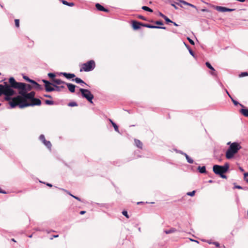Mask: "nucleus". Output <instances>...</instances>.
I'll list each match as a JSON object with an SVG mask.
<instances>
[{"instance_id": "33", "label": "nucleus", "mask_w": 248, "mask_h": 248, "mask_svg": "<svg viewBox=\"0 0 248 248\" xmlns=\"http://www.w3.org/2000/svg\"><path fill=\"white\" fill-rule=\"evenodd\" d=\"M15 25L17 28L19 27V19H15Z\"/></svg>"}, {"instance_id": "32", "label": "nucleus", "mask_w": 248, "mask_h": 248, "mask_svg": "<svg viewBox=\"0 0 248 248\" xmlns=\"http://www.w3.org/2000/svg\"><path fill=\"white\" fill-rule=\"evenodd\" d=\"M195 194V190H193L191 192H188L186 193V194L188 196H194Z\"/></svg>"}, {"instance_id": "11", "label": "nucleus", "mask_w": 248, "mask_h": 248, "mask_svg": "<svg viewBox=\"0 0 248 248\" xmlns=\"http://www.w3.org/2000/svg\"><path fill=\"white\" fill-rule=\"evenodd\" d=\"M68 87L69 91L71 93H74L75 91L76 86L71 83H65V84Z\"/></svg>"}, {"instance_id": "64", "label": "nucleus", "mask_w": 248, "mask_h": 248, "mask_svg": "<svg viewBox=\"0 0 248 248\" xmlns=\"http://www.w3.org/2000/svg\"><path fill=\"white\" fill-rule=\"evenodd\" d=\"M60 87V89L61 88H64V86H61Z\"/></svg>"}, {"instance_id": "24", "label": "nucleus", "mask_w": 248, "mask_h": 248, "mask_svg": "<svg viewBox=\"0 0 248 248\" xmlns=\"http://www.w3.org/2000/svg\"><path fill=\"white\" fill-rule=\"evenodd\" d=\"M206 66L212 70L213 72L215 71L214 67L211 65V64L209 62H206L205 63Z\"/></svg>"}, {"instance_id": "16", "label": "nucleus", "mask_w": 248, "mask_h": 248, "mask_svg": "<svg viewBox=\"0 0 248 248\" xmlns=\"http://www.w3.org/2000/svg\"><path fill=\"white\" fill-rule=\"evenodd\" d=\"M52 81L55 83H56V84H58V85H61V84H65V82L62 81L60 79H53Z\"/></svg>"}, {"instance_id": "47", "label": "nucleus", "mask_w": 248, "mask_h": 248, "mask_svg": "<svg viewBox=\"0 0 248 248\" xmlns=\"http://www.w3.org/2000/svg\"><path fill=\"white\" fill-rule=\"evenodd\" d=\"M30 82L32 83L34 85H35L37 83L36 81H35L34 80H32V79L31 80V81H30Z\"/></svg>"}, {"instance_id": "44", "label": "nucleus", "mask_w": 248, "mask_h": 248, "mask_svg": "<svg viewBox=\"0 0 248 248\" xmlns=\"http://www.w3.org/2000/svg\"><path fill=\"white\" fill-rule=\"evenodd\" d=\"M54 86H55V88H56V89H55V90H56L57 91H60L61 90L60 87H58L57 86H55L54 85Z\"/></svg>"}, {"instance_id": "14", "label": "nucleus", "mask_w": 248, "mask_h": 248, "mask_svg": "<svg viewBox=\"0 0 248 248\" xmlns=\"http://www.w3.org/2000/svg\"><path fill=\"white\" fill-rule=\"evenodd\" d=\"M95 7H96V9L99 11H105V12L108 11V10L107 9H105L103 6H102L99 3H96L95 5Z\"/></svg>"}, {"instance_id": "9", "label": "nucleus", "mask_w": 248, "mask_h": 248, "mask_svg": "<svg viewBox=\"0 0 248 248\" xmlns=\"http://www.w3.org/2000/svg\"><path fill=\"white\" fill-rule=\"evenodd\" d=\"M215 8L217 11L221 12H232L234 10V9H230L225 7L218 6H216Z\"/></svg>"}, {"instance_id": "29", "label": "nucleus", "mask_w": 248, "mask_h": 248, "mask_svg": "<svg viewBox=\"0 0 248 248\" xmlns=\"http://www.w3.org/2000/svg\"><path fill=\"white\" fill-rule=\"evenodd\" d=\"M45 103H46V104L49 105H53L54 104V102H53V101L49 100H46L45 101Z\"/></svg>"}, {"instance_id": "10", "label": "nucleus", "mask_w": 248, "mask_h": 248, "mask_svg": "<svg viewBox=\"0 0 248 248\" xmlns=\"http://www.w3.org/2000/svg\"><path fill=\"white\" fill-rule=\"evenodd\" d=\"M142 26L148 28H151V29H166V27H159V26H156L154 25H151L149 24H143L142 25Z\"/></svg>"}, {"instance_id": "13", "label": "nucleus", "mask_w": 248, "mask_h": 248, "mask_svg": "<svg viewBox=\"0 0 248 248\" xmlns=\"http://www.w3.org/2000/svg\"><path fill=\"white\" fill-rule=\"evenodd\" d=\"M142 24H140L137 21H133L132 23V27L134 30H138L140 28V26H142Z\"/></svg>"}, {"instance_id": "4", "label": "nucleus", "mask_w": 248, "mask_h": 248, "mask_svg": "<svg viewBox=\"0 0 248 248\" xmlns=\"http://www.w3.org/2000/svg\"><path fill=\"white\" fill-rule=\"evenodd\" d=\"M11 97L12 96H10V97ZM22 98L23 97L21 95H17L13 98H11V99L8 100L10 101L9 104L11 108H14L17 105L19 106L21 103H25V102L23 101Z\"/></svg>"}, {"instance_id": "25", "label": "nucleus", "mask_w": 248, "mask_h": 248, "mask_svg": "<svg viewBox=\"0 0 248 248\" xmlns=\"http://www.w3.org/2000/svg\"><path fill=\"white\" fill-rule=\"evenodd\" d=\"M142 9H143L145 11H146L150 12H153V10L151 8H150L149 7H148L147 6H142Z\"/></svg>"}, {"instance_id": "20", "label": "nucleus", "mask_w": 248, "mask_h": 248, "mask_svg": "<svg viewBox=\"0 0 248 248\" xmlns=\"http://www.w3.org/2000/svg\"><path fill=\"white\" fill-rule=\"evenodd\" d=\"M177 231L176 229H175V228H172L168 230H165L164 231V232L166 233V234H170V233H173V232H175Z\"/></svg>"}, {"instance_id": "59", "label": "nucleus", "mask_w": 248, "mask_h": 248, "mask_svg": "<svg viewBox=\"0 0 248 248\" xmlns=\"http://www.w3.org/2000/svg\"><path fill=\"white\" fill-rule=\"evenodd\" d=\"M45 97L50 98L51 96L49 95H45Z\"/></svg>"}, {"instance_id": "19", "label": "nucleus", "mask_w": 248, "mask_h": 248, "mask_svg": "<svg viewBox=\"0 0 248 248\" xmlns=\"http://www.w3.org/2000/svg\"><path fill=\"white\" fill-rule=\"evenodd\" d=\"M240 112L244 116L248 117V109L242 108L240 110Z\"/></svg>"}, {"instance_id": "8", "label": "nucleus", "mask_w": 248, "mask_h": 248, "mask_svg": "<svg viewBox=\"0 0 248 248\" xmlns=\"http://www.w3.org/2000/svg\"><path fill=\"white\" fill-rule=\"evenodd\" d=\"M42 81L45 84V86L46 92H50L55 91V88L52 86H54L53 84L45 79H43Z\"/></svg>"}, {"instance_id": "39", "label": "nucleus", "mask_w": 248, "mask_h": 248, "mask_svg": "<svg viewBox=\"0 0 248 248\" xmlns=\"http://www.w3.org/2000/svg\"><path fill=\"white\" fill-rule=\"evenodd\" d=\"M231 99L232 102H233V103L234 104V105L236 106L239 104L238 102H237L236 101L234 100L232 97Z\"/></svg>"}, {"instance_id": "6", "label": "nucleus", "mask_w": 248, "mask_h": 248, "mask_svg": "<svg viewBox=\"0 0 248 248\" xmlns=\"http://www.w3.org/2000/svg\"><path fill=\"white\" fill-rule=\"evenodd\" d=\"M79 91L83 97L86 98L90 103H93V95L89 90L80 88Z\"/></svg>"}, {"instance_id": "35", "label": "nucleus", "mask_w": 248, "mask_h": 248, "mask_svg": "<svg viewBox=\"0 0 248 248\" xmlns=\"http://www.w3.org/2000/svg\"><path fill=\"white\" fill-rule=\"evenodd\" d=\"M122 214L126 218H129V216L128 215L127 212L126 211H123L122 212Z\"/></svg>"}, {"instance_id": "40", "label": "nucleus", "mask_w": 248, "mask_h": 248, "mask_svg": "<svg viewBox=\"0 0 248 248\" xmlns=\"http://www.w3.org/2000/svg\"><path fill=\"white\" fill-rule=\"evenodd\" d=\"M23 78L27 81L30 82L31 81V79H30L27 76H24Z\"/></svg>"}, {"instance_id": "2", "label": "nucleus", "mask_w": 248, "mask_h": 248, "mask_svg": "<svg viewBox=\"0 0 248 248\" xmlns=\"http://www.w3.org/2000/svg\"><path fill=\"white\" fill-rule=\"evenodd\" d=\"M227 144L229 145L225 153V157L227 159L230 160L234 158L235 155L242 148L240 143L237 142H228Z\"/></svg>"}, {"instance_id": "17", "label": "nucleus", "mask_w": 248, "mask_h": 248, "mask_svg": "<svg viewBox=\"0 0 248 248\" xmlns=\"http://www.w3.org/2000/svg\"><path fill=\"white\" fill-rule=\"evenodd\" d=\"M182 154L185 156L188 163L190 164H192L193 163V160L192 158H191L186 154L182 153Z\"/></svg>"}, {"instance_id": "43", "label": "nucleus", "mask_w": 248, "mask_h": 248, "mask_svg": "<svg viewBox=\"0 0 248 248\" xmlns=\"http://www.w3.org/2000/svg\"><path fill=\"white\" fill-rule=\"evenodd\" d=\"M224 173H222V174H220V176L222 178H224V179H226L227 178V176L223 174Z\"/></svg>"}, {"instance_id": "53", "label": "nucleus", "mask_w": 248, "mask_h": 248, "mask_svg": "<svg viewBox=\"0 0 248 248\" xmlns=\"http://www.w3.org/2000/svg\"><path fill=\"white\" fill-rule=\"evenodd\" d=\"M159 16H161L162 17H163V18H164V17L166 16H165L164 15H163V14H162L161 13H159Z\"/></svg>"}, {"instance_id": "34", "label": "nucleus", "mask_w": 248, "mask_h": 248, "mask_svg": "<svg viewBox=\"0 0 248 248\" xmlns=\"http://www.w3.org/2000/svg\"><path fill=\"white\" fill-rule=\"evenodd\" d=\"M164 19L168 23H172V21L166 16L164 17Z\"/></svg>"}, {"instance_id": "12", "label": "nucleus", "mask_w": 248, "mask_h": 248, "mask_svg": "<svg viewBox=\"0 0 248 248\" xmlns=\"http://www.w3.org/2000/svg\"><path fill=\"white\" fill-rule=\"evenodd\" d=\"M61 74L64 77H65L67 79H71L76 77L74 74L71 73H61Z\"/></svg>"}, {"instance_id": "1", "label": "nucleus", "mask_w": 248, "mask_h": 248, "mask_svg": "<svg viewBox=\"0 0 248 248\" xmlns=\"http://www.w3.org/2000/svg\"><path fill=\"white\" fill-rule=\"evenodd\" d=\"M9 84L4 82V85L0 84V96L3 94L5 95V99L9 100L11 99L10 96L16 94V92L13 89H17L18 93L25 99H31L34 97L35 93L30 91L32 87L30 84L25 83L17 82L13 77L9 79Z\"/></svg>"}, {"instance_id": "23", "label": "nucleus", "mask_w": 248, "mask_h": 248, "mask_svg": "<svg viewBox=\"0 0 248 248\" xmlns=\"http://www.w3.org/2000/svg\"><path fill=\"white\" fill-rule=\"evenodd\" d=\"M48 149H50L51 147V144L49 141L46 140L43 142Z\"/></svg>"}, {"instance_id": "15", "label": "nucleus", "mask_w": 248, "mask_h": 248, "mask_svg": "<svg viewBox=\"0 0 248 248\" xmlns=\"http://www.w3.org/2000/svg\"><path fill=\"white\" fill-rule=\"evenodd\" d=\"M134 141H135V145L140 148V149H141L142 147V142L139 140H137V139H135L134 140Z\"/></svg>"}, {"instance_id": "31", "label": "nucleus", "mask_w": 248, "mask_h": 248, "mask_svg": "<svg viewBox=\"0 0 248 248\" xmlns=\"http://www.w3.org/2000/svg\"><path fill=\"white\" fill-rule=\"evenodd\" d=\"M248 76V72H242L240 75H239V77H245V76Z\"/></svg>"}, {"instance_id": "50", "label": "nucleus", "mask_w": 248, "mask_h": 248, "mask_svg": "<svg viewBox=\"0 0 248 248\" xmlns=\"http://www.w3.org/2000/svg\"><path fill=\"white\" fill-rule=\"evenodd\" d=\"M214 245H215L217 247L219 246V244L218 242H215L213 243Z\"/></svg>"}, {"instance_id": "30", "label": "nucleus", "mask_w": 248, "mask_h": 248, "mask_svg": "<svg viewBox=\"0 0 248 248\" xmlns=\"http://www.w3.org/2000/svg\"><path fill=\"white\" fill-rule=\"evenodd\" d=\"M39 139L42 142L46 140L45 137L44 135H41L39 137Z\"/></svg>"}, {"instance_id": "18", "label": "nucleus", "mask_w": 248, "mask_h": 248, "mask_svg": "<svg viewBox=\"0 0 248 248\" xmlns=\"http://www.w3.org/2000/svg\"><path fill=\"white\" fill-rule=\"evenodd\" d=\"M198 170L201 173H204L206 172V168L205 166H202V167L199 166L198 168Z\"/></svg>"}, {"instance_id": "46", "label": "nucleus", "mask_w": 248, "mask_h": 248, "mask_svg": "<svg viewBox=\"0 0 248 248\" xmlns=\"http://www.w3.org/2000/svg\"><path fill=\"white\" fill-rule=\"evenodd\" d=\"M72 197H73L74 198H75V199H76V200H78V201H81L80 199L79 198H78V197H77V196H72Z\"/></svg>"}, {"instance_id": "57", "label": "nucleus", "mask_w": 248, "mask_h": 248, "mask_svg": "<svg viewBox=\"0 0 248 248\" xmlns=\"http://www.w3.org/2000/svg\"><path fill=\"white\" fill-rule=\"evenodd\" d=\"M171 5L174 7L176 9H177V7L175 6L174 4H171Z\"/></svg>"}, {"instance_id": "3", "label": "nucleus", "mask_w": 248, "mask_h": 248, "mask_svg": "<svg viewBox=\"0 0 248 248\" xmlns=\"http://www.w3.org/2000/svg\"><path fill=\"white\" fill-rule=\"evenodd\" d=\"M229 168V164L226 163L223 166L214 165L213 167V170L215 174L220 175L226 172Z\"/></svg>"}, {"instance_id": "58", "label": "nucleus", "mask_w": 248, "mask_h": 248, "mask_svg": "<svg viewBox=\"0 0 248 248\" xmlns=\"http://www.w3.org/2000/svg\"><path fill=\"white\" fill-rule=\"evenodd\" d=\"M172 23H173V25H174V26H178V25L177 23H176L175 22H172Z\"/></svg>"}, {"instance_id": "52", "label": "nucleus", "mask_w": 248, "mask_h": 248, "mask_svg": "<svg viewBox=\"0 0 248 248\" xmlns=\"http://www.w3.org/2000/svg\"><path fill=\"white\" fill-rule=\"evenodd\" d=\"M225 92L227 93V94L228 95V96L230 97V98H232V96H231V95L230 94V93H229L228 91L227 90H225Z\"/></svg>"}, {"instance_id": "49", "label": "nucleus", "mask_w": 248, "mask_h": 248, "mask_svg": "<svg viewBox=\"0 0 248 248\" xmlns=\"http://www.w3.org/2000/svg\"><path fill=\"white\" fill-rule=\"evenodd\" d=\"M234 187L235 188H237V189H242V187L241 186H235Z\"/></svg>"}, {"instance_id": "63", "label": "nucleus", "mask_w": 248, "mask_h": 248, "mask_svg": "<svg viewBox=\"0 0 248 248\" xmlns=\"http://www.w3.org/2000/svg\"><path fill=\"white\" fill-rule=\"evenodd\" d=\"M46 185H47V186H52V185L50 184H47Z\"/></svg>"}, {"instance_id": "7", "label": "nucleus", "mask_w": 248, "mask_h": 248, "mask_svg": "<svg viewBox=\"0 0 248 248\" xmlns=\"http://www.w3.org/2000/svg\"><path fill=\"white\" fill-rule=\"evenodd\" d=\"M30 100H31L32 103H21V104L19 105V108H21L30 106H39L41 104V101L40 99L37 98H35L34 97H33L32 98L30 99Z\"/></svg>"}, {"instance_id": "60", "label": "nucleus", "mask_w": 248, "mask_h": 248, "mask_svg": "<svg viewBox=\"0 0 248 248\" xmlns=\"http://www.w3.org/2000/svg\"><path fill=\"white\" fill-rule=\"evenodd\" d=\"M58 236H59V235H53V237L54 238H57V237H58Z\"/></svg>"}, {"instance_id": "21", "label": "nucleus", "mask_w": 248, "mask_h": 248, "mask_svg": "<svg viewBox=\"0 0 248 248\" xmlns=\"http://www.w3.org/2000/svg\"><path fill=\"white\" fill-rule=\"evenodd\" d=\"M73 80L75 81V82L77 83H82L85 85H87L86 83H85L81 78H76L74 79H73Z\"/></svg>"}, {"instance_id": "62", "label": "nucleus", "mask_w": 248, "mask_h": 248, "mask_svg": "<svg viewBox=\"0 0 248 248\" xmlns=\"http://www.w3.org/2000/svg\"><path fill=\"white\" fill-rule=\"evenodd\" d=\"M190 240L191 241H194V242H197V243H198V242L197 241H196V240H193V239H190Z\"/></svg>"}, {"instance_id": "37", "label": "nucleus", "mask_w": 248, "mask_h": 248, "mask_svg": "<svg viewBox=\"0 0 248 248\" xmlns=\"http://www.w3.org/2000/svg\"><path fill=\"white\" fill-rule=\"evenodd\" d=\"M59 189L62 191H63L64 192H65L66 193H67V194H68L69 195H70L72 197V196H73L72 194H71L68 191L63 189V188H59Z\"/></svg>"}, {"instance_id": "61", "label": "nucleus", "mask_w": 248, "mask_h": 248, "mask_svg": "<svg viewBox=\"0 0 248 248\" xmlns=\"http://www.w3.org/2000/svg\"><path fill=\"white\" fill-rule=\"evenodd\" d=\"M208 182L210 183H212L213 182V181L212 180H209Z\"/></svg>"}, {"instance_id": "51", "label": "nucleus", "mask_w": 248, "mask_h": 248, "mask_svg": "<svg viewBox=\"0 0 248 248\" xmlns=\"http://www.w3.org/2000/svg\"><path fill=\"white\" fill-rule=\"evenodd\" d=\"M189 53L193 56H194V53L191 49H189Z\"/></svg>"}, {"instance_id": "42", "label": "nucleus", "mask_w": 248, "mask_h": 248, "mask_svg": "<svg viewBox=\"0 0 248 248\" xmlns=\"http://www.w3.org/2000/svg\"><path fill=\"white\" fill-rule=\"evenodd\" d=\"M244 178L246 181V179H248V172H246L244 173Z\"/></svg>"}, {"instance_id": "54", "label": "nucleus", "mask_w": 248, "mask_h": 248, "mask_svg": "<svg viewBox=\"0 0 248 248\" xmlns=\"http://www.w3.org/2000/svg\"><path fill=\"white\" fill-rule=\"evenodd\" d=\"M0 193L5 194L6 192L0 188Z\"/></svg>"}, {"instance_id": "56", "label": "nucleus", "mask_w": 248, "mask_h": 248, "mask_svg": "<svg viewBox=\"0 0 248 248\" xmlns=\"http://www.w3.org/2000/svg\"><path fill=\"white\" fill-rule=\"evenodd\" d=\"M239 169L241 171H244V169H243L242 167H240L239 168Z\"/></svg>"}, {"instance_id": "48", "label": "nucleus", "mask_w": 248, "mask_h": 248, "mask_svg": "<svg viewBox=\"0 0 248 248\" xmlns=\"http://www.w3.org/2000/svg\"><path fill=\"white\" fill-rule=\"evenodd\" d=\"M139 17L140 18V19H141L143 20H146L144 16H139Z\"/></svg>"}, {"instance_id": "5", "label": "nucleus", "mask_w": 248, "mask_h": 248, "mask_svg": "<svg viewBox=\"0 0 248 248\" xmlns=\"http://www.w3.org/2000/svg\"><path fill=\"white\" fill-rule=\"evenodd\" d=\"M95 66V63L93 60H90L82 64V67L80 69V72H89L93 70Z\"/></svg>"}, {"instance_id": "22", "label": "nucleus", "mask_w": 248, "mask_h": 248, "mask_svg": "<svg viewBox=\"0 0 248 248\" xmlns=\"http://www.w3.org/2000/svg\"><path fill=\"white\" fill-rule=\"evenodd\" d=\"M62 3L65 5H67L70 7L73 6L74 5V3L73 2H68L67 1L62 0Z\"/></svg>"}, {"instance_id": "28", "label": "nucleus", "mask_w": 248, "mask_h": 248, "mask_svg": "<svg viewBox=\"0 0 248 248\" xmlns=\"http://www.w3.org/2000/svg\"><path fill=\"white\" fill-rule=\"evenodd\" d=\"M34 88L38 90H40L42 89L41 86L38 83H37L35 85H34Z\"/></svg>"}, {"instance_id": "27", "label": "nucleus", "mask_w": 248, "mask_h": 248, "mask_svg": "<svg viewBox=\"0 0 248 248\" xmlns=\"http://www.w3.org/2000/svg\"><path fill=\"white\" fill-rule=\"evenodd\" d=\"M112 125H113L115 130L118 132H119V129L118 126L116 125L115 123L114 122H112Z\"/></svg>"}, {"instance_id": "38", "label": "nucleus", "mask_w": 248, "mask_h": 248, "mask_svg": "<svg viewBox=\"0 0 248 248\" xmlns=\"http://www.w3.org/2000/svg\"><path fill=\"white\" fill-rule=\"evenodd\" d=\"M187 39L188 40L189 42L192 45H194V41L191 39L189 37H187Z\"/></svg>"}, {"instance_id": "55", "label": "nucleus", "mask_w": 248, "mask_h": 248, "mask_svg": "<svg viewBox=\"0 0 248 248\" xmlns=\"http://www.w3.org/2000/svg\"><path fill=\"white\" fill-rule=\"evenodd\" d=\"M86 213V212L85 211H81L80 212V214L81 215H83L85 213Z\"/></svg>"}, {"instance_id": "41", "label": "nucleus", "mask_w": 248, "mask_h": 248, "mask_svg": "<svg viewBox=\"0 0 248 248\" xmlns=\"http://www.w3.org/2000/svg\"><path fill=\"white\" fill-rule=\"evenodd\" d=\"M155 23L157 25H163V22L161 21H156Z\"/></svg>"}, {"instance_id": "26", "label": "nucleus", "mask_w": 248, "mask_h": 248, "mask_svg": "<svg viewBox=\"0 0 248 248\" xmlns=\"http://www.w3.org/2000/svg\"><path fill=\"white\" fill-rule=\"evenodd\" d=\"M68 106L69 107H75V106H77L78 104L75 102H70L69 103H68Z\"/></svg>"}, {"instance_id": "36", "label": "nucleus", "mask_w": 248, "mask_h": 248, "mask_svg": "<svg viewBox=\"0 0 248 248\" xmlns=\"http://www.w3.org/2000/svg\"><path fill=\"white\" fill-rule=\"evenodd\" d=\"M48 76L50 78H54L55 77V75L54 73H49L48 74Z\"/></svg>"}, {"instance_id": "45", "label": "nucleus", "mask_w": 248, "mask_h": 248, "mask_svg": "<svg viewBox=\"0 0 248 248\" xmlns=\"http://www.w3.org/2000/svg\"><path fill=\"white\" fill-rule=\"evenodd\" d=\"M187 5H188L189 6H191V7H192L193 8L197 9V7L195 5H194L191 4V3H189V4H187Z\"/></svg>"}]
</instances>
